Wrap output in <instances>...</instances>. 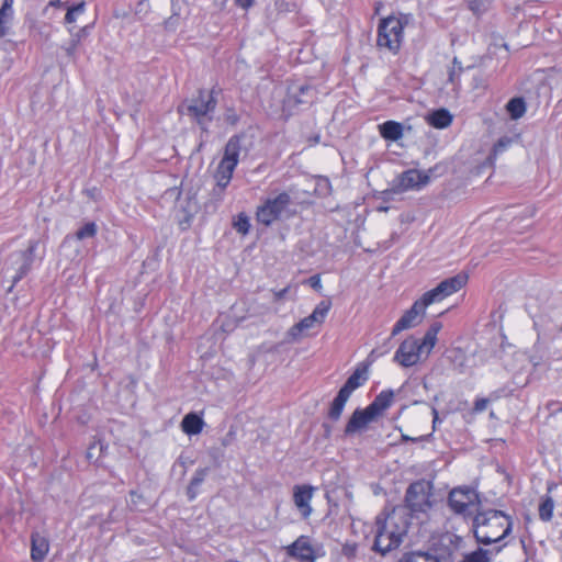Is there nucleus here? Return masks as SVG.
Wrapping results in <instances>:
<instances>
[{
  "instance_id": "obj_1",
  "label": "nucleus",
  "mask_w": 562,
  "mask_h": 562,
  "mask_svg": "<svg viewBox=\"0 0 562 562\" xmlns=\"http://www.w3.org/2000/svg\"><path fill=\"white\" fill-rule=\"evenodd\" d=\"M468 281V276L459 273L451 278L442 280L436 288L427 291L423 296L415 301L409 310L395 323L392 328V337H395L405 329L417 326L425 315V310L432 303L440 302L447 296L461 290Z\"/></svg>"
},
{
  "instance_id": "obj_2",
  "label": "nucleus",
  "mask_w": 562,
  "mask_h": 562,
  "mask_svg": "<svg viewBox=\"0 0 562 562\" xmlns=\"http://www.w3.org/2000/svg\"><path fill=\"white\" fill-rule=\"evenodd\" d=\"M513 518L498 509L477 510L472 518L475 540L484 546L504 543L512 533Z\"/></svg>"
},
{
  "instance_id": "obj_3",
  "label": "nucleus",
  "mask_w": 562,
  "mask_h": 562,
  "mask_svg": "<svg viewBox=\"0 0 562 562\" xmlns=\"http://www.w3.org/2000/svg\"><path fill=\"white\" fill-rule=\"evenodd\" d=\"M408 521L404 514L393 510L386 517L379 515L375 519V537L373 550L381 554L396 549L407 533Z\"/></svg>"
},
{
  "instance_id": "obj_4",
  "label": "nucleus",
  "mask_w": 562,
  "mask_h": 562,
  "mask_svg": "<svg viewBox=\"0 0 562 562\" xmlns=\"http://www.w3.org/2000/svg\"><path fill=\"white\" fill-rule=\"evenodd\" d=\"M216 94L215 88L211 91L199 89L196 97L184 101L178 108V111L180 114L189 116L196 122L203 131H206L209 123L213 120V113L217 105Z\"/></svg>"
},
{
  "instance_id": "obj_5",
  "label": "nucleus",
  "mask_w": 562,
  "mask_h": 562,
  "mask_svg": "<svg viewBox=\"0 0 562 562\" xmlns=\"http://www.w3.org/2000/svg\"><path fill=\"white\" fill-rule=\"evenodd\" d=\"M406 23V20L394 15L382 19L378 26V46L384 47L393 54L398 53L404 38V26Z\"/></svg>"
},
{
  "instance_id": "obj_6",
  "label": "nucleus",
  "mask_w": 562,
  "mask_h": 562,
  "mask_svg": "<svg viewBox=\"0 0 562 562\" xmlns=\"http://www.w3.org/2000/svg\"><path fill=\"white\" fill-rule=\"evenodd\" d=\"M239 151V139L237 137L229 138L225 146L224 156L221 159L214 175L220 198H222V193L232 180L234 170L238 165Z\"/></svg>"
},
{
  "instance_id": "obj_7",
  "label": "nucleus",
  "mask_w": 562,
  "mask_h": 562,
  "mask_svg": "<svg viewBox=\"0 0 562 562\" xmlns=\"http://www.w3.org/2000/svg\"><path fill=\"white\" fill-rule=\"evenodd\" d=\"M448 504L451 510L464 518L471 517L481 505L479 493L470 486L454 487L448 496Z\"/></svg>"
},
{
  "instance_id": "obj_8",
  "label": "nucleus",
  "mask_w": 562,
  "mask_h": 562,
  "mask_svg": "<svg viewBox=\"0 0 562 562\" xmlns=\"http://www.w3.org/2000/svg\"><path fill=\"white\" fill-rule=\"evenodd\" d=\"M38 243V240H30L26 249L14 251L10 255V267L7 269V272H13L11 276L13 284H16L31 271L35 261V251Z\"/></svg>"
},
{
  "instance_id": "obj_9",
  "label": "nucleus",
  "mask_w": 562,
  "mask_h": 562,
  "mask_svg": "<svg viewBox=\"0 0 562 562\" xmlns=\"http://www.w3.org/2000/svg\"><path fill=\"white\" fill-rule=\"evenodd\" d=\"M430 484L425 481H416L409 484L405 494V503L412 514H425L430 509Z\"/></svg>"
},
{
  "instance_id": "obj_10",
  "label": "nucleus",
  "mask_w": 562,
  "mask_h": 562,
  "mask_svg": "<svg viewBox=\"0 0 562 562\" xmlns=\"http://www.w3.org/2000/svg\"><path fill=\"white\" fill-rule=\"evenodd\" d=\"M331 307V302L328 300L321 301L316 307L313 310L312 314L301 319L299 323L294 324L288 331L289 337L292 340H297L304 331H307L314 328L316 325H321L324 323L329 310Z\"/></svg>"
},
{
  "instance_id": "obj_11",
  "label": "nucleus",
  "mask_w": 562,
  "mask_h": 562,
  "mask_svg": "<svg viewBox=\"0 0 562 562\" xmlns=\"http://www.w3.org/2000/svg\"><path fill=\"white\" fill-rule=\"evenodd\" d=\"M290 203L291 196L286 192H282L273 199H268L258 207L256 213L257 221L266 226L271 225L281 216Z\"/></svg>"
},
{
  "instance_id": "obj_12",
  "label": "nucleus",
  "mask_w": 562,
  "mask_h": 562,
  "mask_svg": "<svg viewBox=\"0 0 562 562\" xmlns=\"http://www.w3.org/2000/svg\"><path fill=\"white\" fill-rule=\"evenodd\" d=\"M430 180V176L426 171L417 169H408L400 173L393 180L392 192L402 193L408 190H419Z\"/></svg>"
},
{
  "instance_id": "obj_13",
  "label": "nucleus",
  "mask_w": 562,
  "mask_h": 562,
  "mask_svg": "<svg viewBox=\"0 0 562 562\" xmlns=\"http://www.w3.org/2000/svg\"><path fill=\"white\" fill-rule=\"evenodd\" d=\"M423 356L417 338L411 336L401 342L394 353L393 361L404 368H409L418 363Z\"/></svg>"
},
{
  "instance_id": "obj_14",
  "label": "nucleus",
  "mask_w": 562,
  "mask_h": 562,
  "mask_svg": "<svg viewBox=\"0 0 562 562\" xmlns=\"http://www.w3.org/2000/svg\"><path fill=\"white\" fill-rule=\"evenodd\" d=\"M315 492V487L308 484L293 486V503L300 512L303 519H307L313 512L311 502Z\"/></svg>"
},
{
  "instance_id": "obj_15",
  "label": "nucleus",
  "mask_w": 562,
  "mask_h": 562,
  "mask_svg": "<svg viewBox=\"0 0 562 562\" xmlns=\"http://www.w3.org/2000/svg\"><path fill=\"white\" fill-rule=\"evenodd\" d=\"M289 557L300 562H315V550L307 536H300L294 542L285 547Z\"/></svg>"
},
{
  "instance_id": "obj_16",
  "label": "nucleus",
  "mask_w": 562,
  "mask_h": 562,
  "mask_svg": "<svg viewBox=\"0 0 562 562\" xmlns=\"http://www.w3.org/2000/svg\"><path fill=\"white\" fill-rule=\"evenodd\" d=\"M375 419L374 415L370 413L368 407L357 408L350 416L346 427L345 435L351 436L360 430H363L371 422Z\"/></svg>"
},
{
  "instance_id": "obj_17",
  "label": "nucleus",
  "mask_w": 562,
  "mask_h": 562,
  "mask_svg": "<svg viewBox=\"0 0 562 562\" xmlns=\"http://www.w3.org/2000/svg\"><path fill=\"white\" fill-rule=\"evenodd\" d=\"M368 367L369 364L360 363L339 391L350 396L355 390L363 385L369 378Z\"/></svg>"
},
{
  "instance_id": "obj_18",
  "label": "nucleus",
  "mask_w": 562,
  "mask_h": 562,
  "mask_svg": "<svg viewBox=\"0 0 562 562\" xmlns=\"http://www.w3.org/2000/svg\"><path fill=\"white\" fill-rule=\"evenodd\" d=\"M49 542L47 538L40 532L31 535V559L34 562H43L48 553Z\"/></svg>"
},
{
  "instance_id": "obj_19",
  "label": "nucleus",
  "mask_w": 562,
  "mask_h": 562,
  "mask_svg": "<svg viewBox=\"0 0 562 562\" xmlns=\"http://www.w3.org/2000/svg\"><path fill=\"white\" fill-rule=\"evenodd\" d=\"M393 400L394 392L392 390H384L380 392L367 407L376 418L392 405Z\"/></svg>"
},
{
  "instance_id": "obj_20",
  "label": "nucleus",
  "mask_w": 562,
  "mask_h": 562,
  "mask_svg": "<svg viewBox=\"0 0 562 562\" xmlns=\"http://www.w3.org/2000/svg\"><path fill=\"white\" fill-rule=\"evenodd\" d=\"M13 3L14 0H3L0 7V38L10 34L14 15Z\"/></svg>"
},
{
  "instance_id": "obj_21",
  "label": "nucleus",
  "mask_w": 562,
  "mask_h": 562,
  "mask_svg": "<svg viewBox=\"0 0 562 562\" xmlns=\"http://www.w3.org/2000/svg\"><path fill=\"white\" fill-rule=\"evenodd\" d=\"M379 132L385 140L397 142L403 137L404 126L400 122L390 120L379 125Z\"/></svg>"
},
{
  "instance_id": "obj_22",
  "label": "nucleus",
  "mask_w": 562,
  "mask_h": 562,
  "mask_svg": "<svg viewBox=\"0 0 562 562\" xmlns=\"http://www.w3.org/2000/svg\"><path fill=\"white\" fill-rule=\"evenodd\" d=\"M442 325L440 322H435L427 329L423 339H417V345L420 347V351L428 356L437 342V335L441 329Z\"/></svg>"
},
{
  "instance_id": "obj_23",
  "label": "nucleus",
  "mask_w": 562,
  "mask_h": 562,
  "mask_svg": "<svg viewBox=\"0 0 562 562\" xmlns=\"http://www.w3.org/2000/svg\"><path fill=\"white\" fill-rule=\"evenodd\" d=\"M506 546L507 542L499 544L493 550L477 548L476 550L465 554L461 562H491V555L493 553H499Z\"/></svg>"
},
{
  "instance_id": "obj_24",
  "label": "nucleus",
  "mask_w": 562,
  "mask_h": 562,
  "mask_svg": "<svg viewBox=\"0 0 562 562\" xmlns=\"http://www.w3.org/2000/svg\"><path fill=\"white\" fill-rule=\"evenodd\" d=\"M453 116L447 109H438L427 115V122L435 128H446L451 125Z\"/></svg>"
},
{
  "instance_id": "obj_25",
  "label": "nucleus",
  "mask_w": 562,
  "mask_h": 562,
  "mask_svg": "<svg viewBox=\"0 0 562 562\" xmlns=\"http://www.w3.org/2000/svg\"><path fill=\"white\" fill-rule=\"evenodd\" d=\"M209 472H210L209 468H200L194 472V474L187 487V496L190 502L194 501L196 498V496L199 495V493H200L199 488L202 485V483L205 481V477L207 476Z\"/></svg>"
},
{
  "instance_id": "obj_26",
  "label": "nucleus",
  "mask_w": 562,
  "mask_h": 562,
  "mask_svg": "<svg viewBox=\"0 0 562 562\" xmlns=\"http://www.w3.org/2000/svg\"><path fill=\"white\" fill-rule=\"evenodd\" d=\"M203 426L204 420L195 413L187 414L181 422L182 430L189 436L200 434Z\"/></svg>"
},
{
  "instance_id": "obj_27",
  "label": "nucleus",
  "mask_w": 562,
  "mask_h": 562,
  "mask_svg": "<svg viewBox=\"0 0 562 562\" xmlns=\"http://www.w3.org/2000/svg\"><path fill=\"white\" fill-rule=\"evenodd\" d=\"M349 397L350 396H348L344 392L338 391V393H337L336 397L334 398V401L330 405V408L328 411V417L331 420L337 422L340 418L344 407Z\"/></svg>"
},
{
  "instance_id": "obj_28",
  "label": "nucleus",
  "mask_w": 562,
  "mask_h": 562,
  "mask_svg": "<svg viewBox=\"0 0 562 562\" xmlns=\"http://www.w3.org/2000/svg\"><path fill=\"white\" fill-rule=\"evenodd\" d=\"M398 562H441L440 558L429 552L412 551L402 555Z\"/></svg>"
},
{
  "instance_id": "obj_29",
  "label": "nucleus",
  "mask_w": 562,
  "mask_h": 562,
  "mask_svg": "<svg viewBox=\"0 0 562 562\" xmlns=\"http://www.w3.org/2000/svg\"><path fill=\"white\" fill-rule=\"evenodd\" d=\"M506 109L513 120H518L526 112L525 100L522 98H513L508 101Z\"/></svg>"
},
{
  "instance_id": "obj_30",
  "label": "nucleus",
  "mask_w": 562,
  "mask_h": 562,
  "mask_svg": "<svg viewBox=\"0 0 562 562\" xmlns=\"http://www.w3.org/2000/svg\"><path fill=\"white\" fill-rule=\"evenodd\" d=\"M553 508L554 502L549 494H546L541 498V503L539 505V518L542 521H550L553 517Z\"/></svg>"
},
{
  "instance_id": "obj_31",
  "label": "nucleus",
  "mask_w": 562,
  "mask_h": 562,
  "mask_svg": "<svg viewBox=\"0 0 562 562\" xmlns=\"http://www.w3.org/2000/svg\"><path fill=\"white\" fill-rule=\"evenodd\" d=\"M513 144V138L509 136L501 137L493 146L492 151L488 156V161L493 162L497 158L498 155L506 151Z\"/></svg>"
},
{
  "instance_id": "obj_32",
  "label": "nucleus",
  "mask_w": 562,
  "mask_h": 562,
  "mask_svg": "<svg viewBox=\"0 0 562 562\" xmlns=\"http://www.w3.org/2000/svg\"><path fill=\"white\" fill-rule=\"evenodd\" d=\"M392 335L380 346L373 348L371 350V352L369 353L368 356V364H372L374 361H376L379 358L385 356L386 353L390 352V350L392 349V344H391V340H392Z\"/></svg>"
},
{
  "instance_id": "obj_33",
  "label": "nucleus",
  "mask_w": 562,
  "mask_h": 562,
  "mask_svg": "<svg viewBox=\"0 0 562 562\" xmlns=\"http://www.w3.org/2000/svg\"><path fill=\"white\" fill-rule=\"evenodd\" d=\"M86 11V2L81 1L75 5L67 8V13L65 15V23L71 24L76 22L77 16L83 14Z\"/></svg>"
},
{
  "instance_id": "obj_34",
  "label": "nucleus",
  "mask_w": 562,
  "mask_h": 562,
  "mask_svg": "<svg viewBox=\"0 0 562 562\" xmlns=\"http://www.w3.org/2000/svg\"><path fill=\"white\" fill-rule=\"evenodd\" d=\"M235 231L241 235H247L250 229L249 217L245 213H239L233 222Z\"/></svg>"
},
{
  "instance_id": "obj_35",
  "label": "nucleus",
  "mask_w": 562,
  "mask_h": 562,
  "mask_svg": "<svg viewBox=\"0 0 562 562\" xmlns=\"http://www.w3.org/2000/svg\"><path fill=\"white\" fill-rule=\"evenodd\" d=\"M97 232H98V228H97L95 223L89 222L76 232V238L79 240H82L86 238H92L95 236Z\"/></svg>"
},
{
  "instance_id": "obj_36",
  "label": "nucleus",
  "mask_w": 562,
  "mask_h": 562,
  "mask_svg": "<svg viewBox=\"0 0 562 562\" xmlns=\"http://www.w3.org/2000/svg\"><path fill=\"white\" fill-rule=\"evenodd\" d=\"M490 2L491 0H469V8L475 14H481L487 9Z\"/></svg>"
},
{
  "instance_id": "obj_37",
  "label": "nucleus",
  "mask_w": 562,
  "mask_h": 562,
  "mask_svg": "<svg viewBox=\"0 0 562 562\" xmlns=\"http://www.w3.org/2000/svg\"><path fill=\"white\" fill-rule=\"evenodd\" d=\"M80 42L79 34H76L69 42L68 46L65 47L66 54L69 57H74L76 49L78 47V44Z\"/></svg>"
},
{
  "instance_id": "obj_38",
  "label": "nucleus",
  "mask_w": 562,
  "mask_h": 562,
  "mask_svg": "<svg viewBox=\"0 0 562 562\" xmlns=\"http://www.w3.org/2000/svg\"><path fill=\"white\" fill-rule=\"evenodd\" d=\"M488 400L485 397L476 398L473 406V413H482L486 409Z\"/></svg>"
},
{
  "instance_id": "obj_39",
  "label": "nucleus",
  "mask_w": 562,
  "mask_h": 562,
  "mask_svg": "<svg viewBox=\"0 0 562 562\" xmlns=\"http://www.w3.org/2000/svg\"><path fill=\"white\" fill-rule=\"evenodd\" d=\"M308 284L316 291H321L322 290V282H321V277L318 274H315V276H312L310 279H308Z\"/></svg>"
},
{
  "instance_id": "obj_40",
  "label": "nucleus",
  "mask_w": 562,
  "mask_h": 562,
  "mask_svg": "<svg viewBox=\"0 0 562 562\" xmlns=\"http://www.w3.org/2000/svg\"><path fill=\"white\" fill-rule=\"evenodd\" d=\"M235 3L237 7L244 9V10H248L249 8H251L255 3V0H235Z\"/></svg>"
},
{
  "instance_id": "obj_41",
  "label": "nucleus",
  "mask_w": 562,
  "mask_h": 562,
  "mask_svg": "<svg viewBox=\"0 0 562 562\" xmlns=\"http://www.w3.org/2000/svg\"><path fill=\"white\" fill-rule=\"evenodd\" d=\"M274 7L279 11H289V3L285 0H274Z\"/></svg>"
},
{
  "instance_id": "obj_42",
  "label": "nucleus",
  "mask_w": 562,
  "mask_h": 562,
  "mask_svg": "<svg viewBox=\"0 0 562 562\" xmlns=\"http://www.w3.org/2000/svg\"><path fill=\"white\" fill-rule=\"evenodd\" d=\"M452 63H453L452 68H454L458 71V75H461V72L463 71L461 61L457 57H454Z\"/></svg>"
},
{
  "instance_id": "obj_43",
  "label": "nucleus",
  "mask_w": 562,
  "mask_h": 562,
  "mask_svg": "<svg viewBox=\"0 0 562 562\" xmlns=\"http://www.w3.org/2000/svg\"><path fill=\"white\" fill-rule=\"evenodd\" d=\"M289 291V288H284V289H281L279 291H276L274 292V297L276 300H281L285 296V294L288 293Z\"/></svg>"
},
{
  "instance_id": "obj_44",
  "label": "nucleus",
  "mask_w": 562,
  "mask_h": 562,
  "mask_svg": "<svg viewBox=\"0 0 562 562\" xmlns=\"http://www.w3.org/2000/svg\"><path fill=\"white\" fill-rule=\"evenodd\" d=\"M460 75H458V71L452 68L450 71H449V76H448V80L451 82V83H454L456 82V79L459 77Z\"/></svg>"
},
{
  "instance_id": "obj_45",
  "label": "nucleus",
  "mask_w": 562,
  "mask_h": 562,
  "mask_svg": "<svg viewBox=\"0 0 562 562\" xmlns=\"http://www.w3.org/2000/svg\"><path fill=\"white\" fill-rule=\"evenodd\" d=\"M423 439H424V437H423V436H420V437H418V438H413V437H409V436L404 435V434L402 435V440H403V441H406V442H407V441L417 442V441H420V440H423Z\"/></svg>"
},
{
  "instance_id": "obj_46",
  "label": "nucleus",
  "mask_w": 562,
  "mask_h": 562,
  "mask_svg": "<svg viewBox=\"0 0 562 562\" xmlns=\"http://www.w3.org/2000/svg\"><path fill=\"white\" fill-rule=\"evenodd\" d=\"M95 448H97V445H95V443H93V445H91V446L89 447V449H88V451H87V458H88L89 460H90V459H92V457H93V452H92V451H93Z\"/></svg>"
},
{
  "instance_id": "obj_47",
  "label": "nucleus",
  "mask_w": 562,
  "mask_h": 562,
  "mask_svg": "<svg viewBox=\"0 0 562 562\" xmlns=\"http://www.w3.org/2000/svg\"><path fill=\"white\" fill-rule=\"evenodd\" d=\"M432 414H434L432 426H434V429H435L436 428V424H438V420H439L438 412H437L436 408H432Z\"/></svg>"
},
{
  "instance_id": "obj_48",
  "label": "nucleus",
  "mask_w": 562,
  "mask_h": 562,
  "mask_svg": "<svg viewBox=\"0 0 562 562\" xmlns=\"http://www.w3.org/2000/svg\"><path fill=\"white\" fill-rule=\"evenodd\" d=\"M60 5H64V3L61 2V0H50L48 2V7H60Z\"/></svg>"
},
{
  "instance_id": "obj_49",
  "label": "nucleus",
  "mask_w": 562,
  "mask_h": 562,
  "mask_svg": "<svg viewBox=\"0 0 562 562\" xmlns=\"http://www.w3.org/2000/svg\"><path fill=\"white\" fill-rule=\"evenodd\" d=\"M311 90H312V88L310 86H302L300 88V93H301V95H304V94L308 93Z\"/></svg>"
},
{
  "instance_id": "obj_50",
  "label": "nucleus",
  "mask_w": 562,
  "mask_h": 562,
  "mask_svg": "<svg viewBox=\"0 0 562 562\" xmlns=\"http://www.w3.org/2000/svg\"><path fill=\"white\" fill-rule=\"evenodd\" d=\"M322 182L324 183V188L326 190H328L330 188V183H329L328 179L324 178V179H322Z\"/></svg>"
},
{
  "instance_id": "obj_51",
  "label": "nucleus",
  "mask_w": 562,
  "mask_h": 562,
  "mask_svg": "<svg viewBox=\"0 0 562 562\" xmlns=\"http://www.w3.org/2000/svg\"><path fill=\"white\" fill-rule=\"evenodd\" d=\"M453 537H454V536H452V535H447L446 537H443V540H446V539H447L450 543H452V541H453Z\"/></svg>"
},
{
  "instance_id": "obj_52",
  "label": "nucleus",
  "mask_w": 562,
  "mask_h": 562,
  "mask_svg": "<svg viewBox=\"0 0 562 562\" xmlns=\"http://www.w3.org/2000/svg\"><path fill=\"white\" fill-rule=\"evenodd\" d=\"M86 30H87V27H82V29H81L77 34H79V35H80L81 33H82V34H86Z\"/></svg>"
},
{
  "instance_id": "obj_53",
  "label": "nucleus",
  "mask_w": 562,
  "mask_h": 562,
  "mask_svg": "<svg viewBox=\"0 0 562 562\" xmlns=\"http://www.w3.org/2000/svg\"><path fill=\"white\" fill-rule=\"evenodd\" d=\"M296 102H297V103H305V102H307V101H306V100H303V99H296Z\"/></svg>"
},
{
  "instance_id": "obj_54",
  "label": "nucleus",
  "mask_w": 562,
  "mask_h": 562,
  "mask_svg": "<svg viewBox=\"0 0 562 562\" xmlns=\"http://www.w3.org/2000/svg\"><path fill=\"white\" fill-rule=\"evenodd\" d=\"M379 210H381V211H386V210H387V207L382 206V207H380Z\"/></svg>"
},
{
  "instance_id": "obj_55",
  "label": "nucleus",
  "mask_w": 562,
  "mask_h": 562,
  "mask_svg": "<svg viewBox=\"0 0 562 562\" xmlns=\"http://www.w3.org/2000/svg\"><path fill=\"white\" fill-rule=\"evenodd\" d=\"M14 285H15V284H13V283H12V285H10V288H9V291H12V289H13V286H14Z\"/></svg>"
},
{
  "instance_id": "obj_56",
  "label": "nucleus",
  "mask_w": 562,
  "mask_h": 562,
  "mask_svg": "<svg viewBox=\"0 0 562 562\" xmlns=\"http://www.w3.org/2000/svg\"><path fill=\"white\" fill-rule=\"evenodd\" d=\"M14 285H15V284H13V283H12V285H10V288H9V291H12V289H13V286H14Z\"/></svg>"
}]
</instances>
